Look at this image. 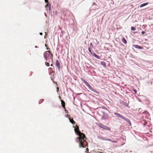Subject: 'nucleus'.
Listing matches in <instances>:
<instances>
[{
    "label": "nucleus",
    "instance_id": "40",
    "mask_svg": "<svg viewBox=\"0 0 153 153\" xmlns=\"http://www.w3.org/2000/svg\"><path fill=\"white\" fill-rule=\"evenodd\" d=\"M57 90H59V88H57Z\"/></svg>",
    "mask_w": 153,
    "mask_h": 153
},
{
    "label": "nucleus",
    "instance_id": "43",
    "mask_svg": "<svg viewBox=\"0 0 153 153\" xmlns=\"http://www.w3.org/2000/svg\"><path fill=\"white\" fill-rule=\"evenodd\" d=\"M88 68V67L87 66H86V68Z\"/></svg>",
    "mask_w": 153,
    "mask_h": 153
},
{
    "label": "nucleus",
    "instance_id": "14",
    "mask_svg": "<svg viewBox=\"0 0 153 153\" xmlns=\"http://www.w3.org/2000/svg\"><path fill=\"white\" fill-rule=\"evenodd\" d=\"M148 4H149L148 2H146V3H145L142 4L140 5V8L142 7L148 5Z\"/></svg>",
    "mask_w": 153,
    "mask_h": 153
},
{
    "label": "nucleus",
    "instance_id": "39",
    "mask_svg": "<svg viewBox=\"0 0 153 153\" xmlns=\"http://www.w3.org/2000/svg\"><path fill=\"white\" fill-rule=\"evenodd\" d=\"M59 98L60 99H61V98L60 96H59Z\"/></svg>",
    "mask_w": 153,
    "mask_h": 153
},
{
    "label": "nucleus",
    "instance_id": "13",
    "mask_svg": "<svg viewBox=\"0 0 153 153\" xmlns=\"http://www.w3.org/2000/svg\"><path fill=\"white\" fill-rule=\"evenodd\" d=\"M89 89L91 91H93V92L96 93L97 94H99V92L97 91H96L92 87H91Z\"/></svg>",
    "mask_w": 153,
    "mask_h": 153
},
{
    "label": "nucleus",
    "instance_id": "15",
    "mask_svg": "<svg viewBox=\"0 0 153 153\" xmlns=\"http://www.w3.org/2000/svg\"><path fill=\"white\" fill-rule=\"evenodd\" d=\"M122 41L124 44H126L127 42L126 39L124 38H123L122 39Z\"/></svg>",
    "mask_w": 153,
    "mask_h": 153
},
{
    "label": "nucleus",
    "instance_id": "33",
    "mask_svg": "<svg viewBox=\"0 0 153 153\" xmlns=\"http://www.w3.org/2000/svg\"><path fill=\"white\" fill-rule=\"evenodd\" d=\"M39 34L41 35H42V32H40L39 33Z\"/></svg>",
    "mask_w": 153,
    "mask_h": 153
},
{
    "label": "nucleus",
    "instance_id": "17",
    "mask_svg": "<svg viewBox=\"0 0 153 153\" xmlns=\"http://www.w3.org/2000/svg\"><path fill=\"white\" fill-rule=\"evenodd\" d=\"M101 65L103 66L104 68H106V63L104 62H101Z\"/></svg>",
    "mask_w": 153,
    "mask_h": 153
},
{
    "label": "nucleus",
    "instance_id": "8",
    "mask_svg": "<svg viewBox=\"0 0 153 153\" xmlns=\"http://www.w3.org/2000/svg\"><path fill=\"white\" fill-rule=\"evenodd\" d=\"M47 7H48L49 11L50 12L51 11V4L49 2L46 3V4L45 6V7L46 8V9H47Z\"/></svg>",
    "mask_w": 153,
    "mask_h": 153
},
{
    "label": "nucleus",
    "instance_id": "27",
    "mask_svg": "<svg viewBox=\"0 0 153 153\" xmlns=\"http://www.w3.org/2000/svg\"><path fill=\"white\" fill-rule=\"evenodd\" d=\"M140 49H143V48L142 47L139 46V48Z\"/></svg>",
    "mask_w": 153,
    "mask_h": 153
},
{
    "label": "nucleus",
    "instance_id": "22",
    "mask_svg": "<svg viewBox=\"0 0 153 153\" xmlns=\"http://www.w3.org/2000/svg\"><path fill=\"white\" fill-rule=\"evenodd\" d=\"M88 49L89 51L91 54V53H93L91 52V48L90 47H88Z\"/></svg>",
    "mask_w": 153,
    "mask_h": 153
},
{
    "label": "nucleus",
    "instance_id": "9",
    "mask_svg": "<svg viewBox=\"0 0 153 153\" xmlns=\"http://www.w3.org/2000/svg\"><path fill=\"white\" fill-rule=\"evenodd\" d=\"M91 55L96 57V58L99 59H101L100 56H99L97 55L96 53H95L93 52L92 53H91Z\"/></svg>",
    "mask_w": 153,
    "mask_h": 153
},
{
    "label": "nucleus",
    "instance_id": "16",
    "mask_svg": "<svg viewBox=\"0 0 153 153\" xmlns=\"http://www.w3.org/2000/svg\"><path fill=\"white\" fill-rule=\"evenodd\" d=\"M105 140L110 141H111V142H113L114 143H115L116 142V141H115L114 140H112L111 139H109V138L105 139Z\"/></svg>",
    "mask_w": 153,
    "mask_h": 153
},
{
    "label": "nucleus",
    "instance_id": "24",
    "mask_svg": "<svg viewBox=\"0 0 153 153\" xmlns=\"http://www.w3.org/2000/svg\"><path fill=\"white\" fill-rule=\"evenodd\" d=\"M45 65L46 66L48 67L50 66L49 63L48 62H45Z\"/></svg>",
    "mask_w": 153,
    "mask_h": 153
},
{
    "label": "nucleus",
    "instance_id": "26",
    "mask_svg": "<svg viewBox=\"0 0 153 153\" xmlns=\"http://www.w3.org/2000/svg\"><path fill=\"white\" fill-rule=\"evenodd\" d=\"M133 91L134 92V94H136L137 93V90L134 89H133Z\"/></svg>",
    "mask_w": 153,
    "mask_h": 153
},
{
    "label": "nucleus",
    "instance_id": "23",
    "mask_svg": "<svg viewBox=\"0 0 153 153\" xmlns=\"http://www.w3.org/2000/svg\"><path fill=\"white\" fill-rule=\"evenodd\" d=\"M131 30L133 31H134L135 30L136 28L134 27H131Z\"/></svg>",
    "mask_w": 153,
    "mask_h": 153
},
{
    "label": "nucleus",
    "instance_id": "38",
    "mask_svg": "<svg viewBox=\"0 0 153 153\" xmlns=\"http://www.w3.org/2000/svg\"><path fill=\"white\" fill-rule=\"evenodd\" d=\"M51 66H53V65L52 64H51Z\"/></svg>",
    "mask_w": 153,
    "mask_h": 153
},
{
    "label": "nucleus",
    "instance_id": "36",
    "mask_svg": "<svg viewBox=\"0 0 153 153\" xmlns=\"http://www.w3.org/2000/svg\"><path fill=\"white\" fill-rule=\"evenodd\" d=\"M55 13H57V11H55Z\"/></svg>",
    "mask_w": 153,
    "mask_h": 153
},
{
    "label": "nucleus",
    "instance_id": "20",
    "mask_svg": "<svg viewBox=\"0 0 153 153\" xmlns=\"http://www.w3.org/2000/svg\"><path fill=\"white\" fill-rule=\"evenodd\" d=\"M101 108L102 109H104L105 110L107 111L108 112H109V110L107 108H105L104 106H102L101 107Z\"/></svg>",
    "mask_w": 153,
    "mask_h": 153
},
{
    "label": "nucleus",
    "instance_id": "7",
    "mask_svg": "<svg viewBox=\"0 0 153 153\" xmlns=\"http://www.w3.org/2000/svg\"><path fill=\"white\" fill-rule=\"evenodd\" d=\"M56 65L57 68L58 70L59 71L60 69V63L58 60H56Z\"/></svg>",
    "mask_w": 153,
    "mask_h": 153
},
{
    "label": "nucleus",
    "instance_id": "6",
    "mask_svg": "<svg viewBox=\"0 0 153 153\" xmlns=\"http://www.w3.org/2000/svg\"><path fill=\"white\" fill-rule=\"evenodd\" d=\"M123 119V120H125L126 122H127L129 126H131V123L130 120L126 117H125L123 116V117L122 118Z\"/></svg>",
    "mask_w": 153,
    "mask_h": 153
},
{
    "label": "nucleus",
    "instance_id": "25",
    "mask_svg": "<svg viewBox=\"0 0 153 153\" xmlns=\"http://www.w3.org/2000/svg\"><path fill=\"white\" fill-rule=\"evenodd\" d=\"M43 99L40 100L39 101V104H40V103H41L43 101Z\"/></svg>",
    "mask_w": 153,
    "mask_h": 153
},
{
    "label": "nucleus",
    "instance_id": "21",
    "mask_svg": "<svg viewBox=\"0 0 153 153\" xmlns=\"http://www.w3.org/2000/svg\"><path fill=\"white\" fill-rule=\"evenodd\" d=\"M133 47L136 48L138 49L139 46L137 45H133Z\"/></svg>",
    "mask_w": 153,
    "mask_h": 153
},
{
    "label": "nucleus",
    "instance_id": "4",
    "mask_svg": "<svg viewBox=\"0 0 153 153\" xmlns=\"http://www.w3.org/2000/svg\"><path fill=\"white\" fill-rule=\"evenodd\" d=\"M101 113L102 114V117L101 119L102 120H105L107 119L109 117V116L106 113H105L104 111H101Z\"/></svg>",
    "mask_w": 153,
    "mask_h": 153
},
{
    "label": "nucleus",
    "instance_id": "3",
    "mask_svg": "<svg viewBox=\"0 0 153 153\" xmlns=\"http://www.w3.org/2000/svg\"><path fill=\"white\" fill-rule=\"evenodd\" d=\"M97 125L101 128H102L105 130L110 131L111 130V129L110 128L108 127V126L105 125H103L101 123H98L97 124Z\"/></svg>",
    "mask_w": 153,
    "mask_h": 153
},
{
    "label": "nucleus",
    "instance_id": "31",
    "mask_svg": "<svg viewBox=\"0 0 153 153\" xmlns=\"http://www.w3.org/2000/svg\"><path fill=\"white\" fill-rule=\"evenodd\" d=\"M90 45L92 47H93V45H92V43H90Z\"/></svg>",
    "mask_w": 153,
    "mask_h": 153
},
{
    "label": "nucleus",
    "instance_id": "41",
    "mask_svg": "<svg viewBox=\"0 0 153 153\" xmlns=\"http://www.w3.org/2000/svg\"><path fill=\"white\" fill-rule=\"evenodd\" d=\"M99 153H102V152H99Z\"/></svg>",
    "mask_w": 153,
    "mask_h": 153
},
{
    "label": "nucleus",
    "instance_id": "12",
    "mask_svg": "<svg viewBox=\"0 0 153 153\" xmlns=\"http://www.w3.org/2000/svg\"><path fill=\"white\" fill-rule=\"evenodd\" d=\"M97 138H98L100 139L101 140H105V137H103L100 135H98L97 136Z\"/></svg>",
    "mask_w": 153,
    "mask_h": 153
},
{
    "label": "nucleus",
    "instance_id": "1",
    "mask_svg": "<svg viewBox=\"0 0 153 153\" xmlns=\"http://www.w3.org/2000/svg\"><path fill=\"white\" fill-rule=\"evenodd\" d=\"M74 130L75 134L78 136L76 139V141L79 143V147L83 148L86 147L88 143L86 140V138L85 135L80 131L79 127L77 125H76Z\"/></svg>",
    "mask_w": 153,
    "mask_h": 153
},
{
    "label": "nucleus",
    "instance_id": "18",
    "mask_svg": "<svg viewBox=\"0 0 153 153\" xmlns=\"http://www.w3.org/2000/svg\"><path fill=\"white\" fill-rule=\"evenodd\" d=\"M69 119L70 121V122L72 124H74L75 123V122L74 121L73 119H71L70 118H69Z\"/></svg>",
    "mask_w": 153,
    "mask_h": 153
},
{
    "label": "nucleus",
    "instance_id": "28",
    "mask_svg": "<svg viewBox=\"0 0 153 153\" xmlns=\"http://www.w3.org/2000/svg\"><path fill=\"white\" fill-rule=\"evenodd\" d=\"M86 149V152H88V151H89V150L88 149V148H87Z\"/></svg>",
    "mask_w": 153,
    "mask_h": 153
},
{
    "label": "nucleus",
    "instance_id": "35",
    "mask_svg": "<svg viewBox=\"0 0 153 153\" xmlns=\"http://www.w3.org/2000/svg\"><path fill=\"white\" fill-rule=\"evenodd\" d=\"M45 16L46 17L47 16V15L45 13Z\"/></svg>",
    "mask_w": 153,
    "mask_h": 153
},
{
    "label": "nucleus",
    "instance_id": "10",
    "mask_svg": "<svg viewBox=\"0 0 153 153\" xmlns=\"http://www.w3.org/2000/svg\"><path fill=\"white\" fill-rule=\"evenodd\" d=\"M114 114L117 117H120L122 119L123 117V116L117 113L114 112Z\"/></svg>",
    "mask_w": 153,
    "mask_h": 153
},
{
    "label": "nucleus",
    "instance_id": "11",
    "mask_svg": "<svg viewBox=\"0 0 153 153\" xmlns=\"http://www.w3.org/2000/svg\"><path fill=\"white\" fill-rule=\"evenodd\" d=\"M121 103L126 107H128V104L125 101H122L121 102Z\"/></svg>",
    "mask_w": 153,
    "mask_h": 153
},
{
    "label": "nucleus",
    "instance_id": "29",
    "mask_svg": "<svg viewBox=\"0 0 153 153\" xmlns=\"http://www.w3.org/2000/svg\"><path fill=\"white\" fill-rule=\"evenodd\" d=\"M145 32L144 31H142L141 32V33L143 34H144L145 33Z\"/></svg>",
    "mask_w": 153,
    "mask_h": 153
},
{
    "label": "nucleus",
    "instance_id": "2",
    "mask_svg": "<svg viewBox=\"0 0 153 153\" xmlns=\"http://www.w3.org/2000/svg\"><path fill=\"white\" fill-rule=\"evenodd\" d=\"M44 57L46 60H48V59H51L52 60L53 56L49 51H46L44 53Z\"/></svg>",
    "mask_w": 153,
    "mask_h": 153
},
{
    "label": "nucleus",
    "instance_id": "5",
    "mask_svg": "<svg viewBox=\"0 0 153 153\" xmlns=\"http://www.w3.org/2000/svg\"><path fill=\"white\" fill-rule=\"evenodd\" d=\"M81 79L84 83L88 87L89 89L91 87L89 83L87 81H85L83 78H81Z\"/></svg>",
    "mask_w": 153,
    "mask_h": 153
},
{
    "label": "nucleus",
    "instance_id": "42",
    "mask_svg": "<svg viewBox=\"0 0 153 153\" xmlns=\"http://www.w3.org/2000/svg\"><path fill=\"white\" fill-rule=\"evenodd\" d=\"M48 9H49V8H48V7H47V10H48Z\"/></svg>",
    "mask_w": 153,
    "mask_h": 153
},
{
    "label": "nucleus",
    "instance_id": "32",
    "mask_svg": "<svg viewBox=\"0 0 153 153\" xmlns=\"http://www.w3.org/2000/svg\"><path fill=\"white\" fill-rule=\"evenodd\" d=\"M69 89L72 92H73V91L71 88H69Z\"/></svg>",
    "mask_w": 153,
    "mask_h": 153
},
{
    "label": "nucleus",
    "instance_id": "19",
    "mask_svg": "<svg viewBox=\"0 0 153 153\" xmlns=\"http://www.w3.org/2000/svg\"><path fill=\"white\" fill-rule=\"evenodd\" d=\"M61 101L62 106L64 108L65 107V102L62 100H61Z\"/></svg>",
    "mask_w": 153,
    "mask_h": 153
},
{
    "label": "nucleus",
    "instance_id": "30",
    "mask_svg": "<svg viewBox=\"0 0 153 153\" xmlns=\"http://www.w3.org/2000/svg\"><path fill=\"white\" fill-rule=\"evenodd\" d=\"M45 3H46L48 2V0H45Z\"/></svg>",
    "mask_w": 153,
    "mask_h": 153
},
{
    "label": "nucleus",
    "instance_id": "37",
    "mask_svg": "<svg viewBox=\"0 0 153 153\" xmlns=\"http://www.w3.org/2000/svg\"><path fill=\"white\" fill-rule=\"evenodd\" d=\"M35 48H38V47H37V46H35Z\"/></svg>",
    "mask_w": 153,
    "mask_h": 153
},
{
    "label": "nucleus",
    "instance_id": "34",
    "mask_svg": "<svg viewBox=\"0 0 153 153\" xmlns=\"http://www.w3.org/2000/svg\"><path fill=\"white\" fill-rule=\"evenodd\" d=\"M65 117H67L68 118H69L68 117V116L67 115H66L65 116Z\"/></svg>",
    "mask_w": 153,
    "mask_h": 153
}]
</instances>
